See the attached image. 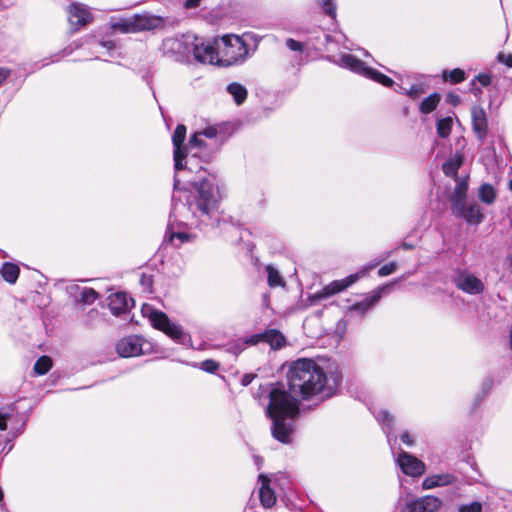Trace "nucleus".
Masks as SVG:
<instances>
[{
    "label": "nucleus",
    "mask_w": 512,
    "mask_h": 512,
    "mask_svg": "<svg viewBox=\"0 0 512 512\" xmlns=\"http://www.w3.org/2000/svg\"><path fill=\"white\" fill-rule=\"evenodd\" d=\"M288 390L281 383L264 388L268 393L267 413L272 420V435L282 443H289L294 429V420L300 412L298 397L309 400L317 396L330 397L333 387L315 361L302 358L294 361L287 374Z\"/></svg>",
    "instance_id": "nucleus-1"
},
{
    "label": "nucleus",
    "mask_w": 512,
    "mask_h": 512,
    "mask_svg": "<svg viewBox=\"0 0 512 512\" xmlns=\"http://www.w3.org/2000/svg\"><path fill=\"white\" fill-rule=\"evenodd\" d=\"M193 189L186 192L185 203H173V213H179L190 225L212 226L217 219L220 193L213 178H202L192 183Z\"/></svg>",
    "instance_id": "nucleus-2"
},
{
    "label": "nucleus",
    "mask_w": 512,
    "mask_h": 512,
    "mask_svg": "<svg viewBox=\"0 0 512 512\" xmlns=\"http://www.w3.org/2000/svg\"><path fill=\"white\" fill-rule=\"evenodd\" d=\"M165 45L180 54L193 52L195 59L201 63L220 65L219 50L213 41L199 42L194 35H182L181 37L169 38Z\"/></svg>",
    "instance_id": "nucleus-3"
},
{
    "label": "nucleus",
    "mask_w": 512,
    "mask_h": 512,
    "mask_svg": "<svg viewBox=\"0 0 512 512\" xmlns=\"http://www.w3.org/2000/svg\"><path fill=\"white\" fill-rule=\"evenodd\" d=\"M219 50L220 65L232 66L245 61L248 56V47L242 37L234 34L224 35L215 39Z\"/></svg>",
    "instance_id": "nucleus-4"
},
{
    "label": "nucleus",
    "mask_w": 512,
    "mask_h": 512,
    "mask_svg": "<svg viewBox=\"0 0 512 512\" xmlns=\"http://www.w3.org/2000/svg\"><path fill=\"white\" fill-rule=\"evenodd\" d=\"M333 61L340 67L349 69L365 78L374 80L385 87H391L394 83L391 78L371 67L366 66L363 61L351 54H340L339 56L334 57Z\"/></svg>",
    "instance_id": "nucleus-5"
},
{
    "label": "nucleus",
    "mask_w": 512,
    "mask_h": 512,
    "mask_svg": "<svg viewBox=\"0 0 512 512\" xmlns=\"http://www.w3.org/2000/svg\"><path fill=\"white\" fill-rule=\"evenodd\" d=\"M142 313L148 317L154 328L164 332L172 339L181 340L184 336L182 328L176 323L171 322L165 313L154 310L148 305L142 307Z\"/></svg>",
    "instance_id": "nucleus-6"
},
{
    "label": "nucleus",
    "mask_w": 512,
    "mask_h": 512,
    "mask_svg": "<svg viewBox=\"0 0 512 512\" xmlns=\"http://www.w3.org/2000/svg\"><path fill=\"white\" fill-rule=\"evenodd\" d=\"M116 351L119 356L124 358L136 357L150 353L152 344L141 336L131 335L117 342Z\"/></svg>",
    "instance_id": "nucleus-7"
},
{
    "label": "nucleus",
    "mask_w": 512,
    "mask_h": 512,
    "mask_svg": "<svg viewBox=\"0 0 512 512\" xmlns=\"http://www.w3.org/2000/svg\"><path fill=\"white\" fill-rule=\"evenodd\" d=\"M359 278L360 275L356 273L351 274L342 280L332 281L328 285L324 286L320 291L310 295L308 297V300L310 304L313 305L323 299L329 298L337 293H340L341 291L345 290L346 288L354 284Z\"/></svg>",
    "instance_id": "nucleus-8"
},
{
    "label": "nucleus",
    "mask_w": 512,
    "mask_h": 512,
    "mask_svg": "<svg viewBox=\"0 0 512 512\" xmlns=\"http://www.w3.org/2000/svg\"><path fill=\"white\" fill-rule=\"evenodd\" d=\"M455 286L469 295H479L484 292V282L468 270H460L454 278Z\"/></svg>",
    "instance_id": "nucleus-9"
},
{
    "label": "nucleus",
    "mask_w": 512,
    "mask_h": 512,
    "mask_svg": "<svg viewBox=\"0 0 512 512\" xmlns=\"http://www.w3.org/2000/svg\"><path fill=\"white\" fill-rule=\"evenodd\" d=\"M68 21L74 31L87 25L92 21V14L89 8L81 3H72L67 8Z\"/></svg>",
    "instance_id": "nucleus-10"
},
{
    "label": "nucleus",
    "mask_w": 512,
    "mask_h": 512,
    "mask_svg": "<svg viewBox=\"0 0 512 512\" xmlns=\"http://www.w3.org/2000/svg\"><path fill=\"white\" fill-rule=\"evenodd\" d=\"M441 506L440 498L427 495L408 501L405 504V512H436Z\"/></svg>",
    "instance_id": "nucleus-11"
},
{
    "label": "nucleus",
    "mask_w": 512,
    "mask_h": 512,
    "mask_svg": "<svg viewBox=\"0 0 512 512\" xmlns=\"http://www.w3.org/2000/svg\"><path fill=\"white\" fill-rule=\"evenodd\" d=\"M397 463L404 474L412 477H418L425 472L424 463L407 452L399 454Z\"/></svg>",
    "instance_id": "nucleus-12"
},
{
    "label": "nucleus",
    "mask_w": 512,
    "mask_h": 512,
    "mask_svg": "<svg viewBox=\"0 0 512 512\" xmlns=\"http://www.w3.org/2000/svg\"><path fill=\"white\" fill-rule=\"evenodd\" d=\"M186 137V127L182 124H179L172 136V141L174 145V162H175V170L178 172L185 168L183 163L186 153L185 148L182 146Z\"/></svg>",
    "instance_id": "nucleus-13"
},
{
    "label": "nucleus",
    "mask_w": 512,
    "mask_h": 512,
    "mask_svg": "<svg viewBox=\"0 0 512 512\" xmlns=\"http://www.w3.org/2000/svg\"><path fill=\"white\" fill-rule=\"evenodd\" d=\"M472 127L477 138L483 142L488 129V121L485 110L479 106L474 105L471 109Z\"/></svg>",
    "instance_id": "nucleus-14"
},
{
    "label": "nucleus",
    "mask_w": 512,
    "mask_h": 512,
    "mask_svg": "<svg viewBox=\"0 0 512 512\" xmlns=\"http://www.w3.org/2000/svg\"><path fill=\"white\" fill-rule=\"evenodd\" d=\"M260 482L259 498L263 507L271 508L276 503V495L271 488L272 478L266 474L258 476Z\"/></svg>",
    "instance_id": "nucleus-15"
},
{
    "label": "nucleus",
    "mask_w": 512,
    "mask_h": 512,
    "mask_svg": "<svg viewBox=\"0 0 512 512\" xmlns=\"http://www.w3.org/2000/svg\"><path fill=\"white\" fill-rule=\"evenodd\" d=\"M454 215L464 218L470 224H479L484 219V214L477 203L466 205L462 204V209H452Z\"/></svg>",
    "instance_id": "nucleus-16"
},
{
    "label": "nucleus",
    "mask_w": 512,
    "mask_h": 512,
    "mask_svg": "<svg viewBox=\"0 0 512 512\" xmlns=\"http://www.w3.org/2000/svg\"><path fill=\"white\" fill-rule=\"evenodd\" d=\"M109 309L114 315L126 313L133 306V299L124 292H117L109 296Z\"/></svg>",
    "instance_id": "nucleus-17"
},
{
    "label": "nucleus",
    "mask_w": 512,
    "mask_h": 512,
    "mask_svg": "<svg viewBox=\"0 0 512 512\" xmlns=\"http://www.w3.org/2000/svg\"><path fill=\"white\" fill-rule=\"evenodd\" d=\"M134 20L136 32L157 29L164 24V19L161 16L148 13L134 15Z\"/></svg>",
    "instance_id": "nucleus-18"
},
{
    "label": "nucleus",
    "mask_w": 512,
    "mask_h": 512,
    "mask_svg": "<svg viewBox=\"0 0 512 512\" xmlns=\"http://www.w3.org/2000/svg\"><path fill=\"white\" fill-rule=\"evenodd\" d=\"M456 476L450 473L435 474L428 476L422 482V487L425 490L433 489L436 487H444L455 483Z\"/></svg>",
    "instance_id": "nucleus-19"
},
{
    "label": "nucleus",
    "mask_w": 512,
    "mask_h": 512,
    "mask_svg": "<svg viewBox=\"0 0 512 512\" xmlns=\"http://www.w3.org/2000/svg\"><path fill=\"white\" fill-rule=\"evenodd\" d=\"M218 131L215 127H206L203 130L195 132L189 140V144L194 148H205L208 147V143L203 138L208 140H214L216 142Z\"/></svg>",
    "instance_id": "nucleus-20"
},
{
    "label": "nucleus",
    "mask_w": 512,
    "mask_h": 512,
    "mask_svg": "<svg viewBox=\"0 0 512 512\" xmlns=\"http://www.w3.org/2000/svg\"><path fill=\"white\" fill-rule=\"evenodd\" d=\"M456 186L451 196V209H462V204L466 201L468 182L466 178H456Z\"/></svg>",
    "instance_id": "nucleus-21"
},
{
    "label": "nucleus",
    "mask_w": 512,
    "mask_h": 512,
    "mask_svg": "<svg viewBox=\"0 0 512 512\" xmlns=\"http://www.w3.org/2000/svg\"><path fill=\"white\" fill-rule=\"evenodd\" d=\"M384 288L379 289L373 295L364 298L363 300L354 303L349 307L350 311L357 312L361 315H364L368 310H370L381 298V292Z\"/></svg>",
    "instance_id": "nucleus-22"
},
{
    "label": "nucleus",
    "mask_w": 512,
    "mask_h": 512,
    "mask_svg": "<svg viewBox=\"0 0 512 512\" xmlns=\"http://www.w3.org/2000/svg\"><path fill=\"white\" fill-rule=\"evenodd\" d=\"M464 157L460 152H456L452 157L445 161L442 165V170L446 176L457 177L459 168L463 165Z\"/></svg>",
    "instance_id": "nucleus-23"
},
{
    "label": "nucleus",
    "mask_w": 512,
    "mask_h": 512,
    "mask_svg": "<svg viewBox=\"0 0 512 512\" xmlns=\"http://www.w3.org/2000/svg\"><path fill=\"white\" fill-rule=\"evenodd\" d=\"M19 273L20 269L18 265L14 263L5 262L0 268V275L10 284H14L17 281Z\"/></svg>",
    "instance_id": "nucleus-24"
},
{
    "label": "nucleus",
    "mask_w": 512,
    "mask_h": 512,
    "mask_svg": "<svg viewBox=\"0 0 512 512\" xmlns=\"http://www.w3.org/2000/svg\"><path fill=\"white\" fill-rule=\"evenodd\" d=\"M227 92L233 97L237 105L243 104L248 95L247 89L237 82L230 83L227 86Z\"/></svg>",
    "instance_id": "nucleus-25"
},
{
    "label": "nucleus",
    "mask_w": 512,
    "mask_h": 512,
    "mask_svg": "<svg viewBox=\"0 0 512 512\" xmlns=\"http://www.w3.org/2000/svg\"><path fill=\"white\" fill-rule=\"evenodd\" d=\"M192 239L193 236L191 234L181 231L174 232L171 229H168L165 234V241L170 242L176 247L180 246L182 243L190 242Z\"/></svg>",
    "instance_id": "nucleus-26"
},
{
    "label": "nucleus",
    "mask_w": 512,
    "mask_h": 512,
    "mask_svg": "<svg viewBox=\"0 0 512 512\" xmlns=\"http://www.w3.org/2000/svg\"><path fill=\"white\" fill-rule=\"evenodd\" d=\"M263 341L270 344L272 348H281L285 342L284 336L275 329L267 330L263 333Z\"/></svg>",
    "instance_id": "nucleus-27"
},
{
    "label": "nucleus",
    "mask_w": 512,
    "mask_h": 512,
    "mask_svg": "<svg viewBox=\"0 0 512 512\" xmlns=\"http://www.w3.org/2000/svg\"><path fill=\"white\" fill-rule=\"evenodd\" d=\"M440 100H441L440 94L433 93L422 100V102L420 103L419 109L423 114H429L436 109Z\"/></svg>",
    "instance_id": "nucleus-28"
},
{
    "label": "nucleus",
    "mask_w": 512,
    "mask_h": 512,
    "mask_svg": "<svg viewBox=\"0 0 512 512\" xmlns=\"http://www.w3.org/2000/svg\"><path fill=\"white\" fill-rule=\"evenodd\" d=\"M111 27L114 30H119L122 33H133L136 32L134 16L127 19H119L113 21Z\"/></svg>",
    "instance_id": "nucleus-29"
},
{
    "label": "nucleus",
    "mask_w": 512,
    "mask_h": 512,
    "mask_svg": "<svg viewBox=\"0 0 512 512\" xmlns=\"http://www.w3.org/2000/svg\"><path fill=\"white\" fill-rule=\"evenodd\" d=\"M267 280L270 287L284 286L285 282L280 272L272 265L266 266Z\"/></svg>",
    "instance_id": "nucleus-30"
},
{
    "label": "nucleus",
    "mask_w": 512,
    "mask_h": 512,
    "mask_svg": "<svg viewBox=\"0 0 512 512\" xmlns=\"http://www.w3.org/2000/svg\"><path fill=\"white\" fill-rule=\"evenodd\" d=\"M376 418L383 425L384 430L387 435H389L393 430L394 417L387 410H380L377 413Z\"/></svg>",
    "instance_id": "nucleus-31"
},
{
    "label": "nucleus",
    "mask_w": 512,
    "mask_h": 512,
    "mask_svg": "<svg viewBox=\"0 0 512 512\" xmlns=\"http://www.w3.org/2000/svg\"><path fill=\"white\" fill-rule=\"evenodd\" d=\"M442 77L445 81H449L452 84H457L465 80L466 74L462 69L455 68L451 71L444 70L442 73Z\"/></svg>",
    "instance_id": "nucleus-32"
},
{
    "label": "nucleus",
    "mask_w": 512,
    "mask_h": 512,
    "mask_svg": "<svg viewBox=\"0 0 512 512\" xmlns=\"http://www.w3.org/2000/svg\"><path fill=\"white\" fill-rule=\"evenodd\" d=\"M496 193L490 184H483L479 188V198L482 202L486 204H492L495 200Z\"/></svg>",
    "instance_id": "nucleus-33"
},
{
    "label": "nucleus",
    "mask_w": 512,
    "mask_h": 512,
    "mask_svg": "<svg viewBox=\"0 0 512 512\" xmlns=\"http://www.w3.org/2000/svg\"><path fill=\"white\" fill-rule=\"evenodd\" d=\"M453 120L451 117H446L438 120L437 134L441 138L449 137L452 130Z\"/></svg>",
    "instance_id": "nucleus-34"
},
{
    "label": "nucleus",
    "mask_w": 512,
    "mask_h": 512,
    "mask_svg": "<svg viewBox=\"0 0 512 512\" xmlns=\"http://www.w3.org/2000/svg\"><path fill=\"white\" fill-rule=\"evenodd\" d=\"M52 367V359L49 356H41L34 364V372L37 375H45Z\"/></svg>",
    "instance_id": "nucleus-35"
},
{
    "label": "nucleus",
    "mask_w": 512,
    "mask_h": 512,
    "mask_svg": "<svg viewBox=\"0 0 512 512\" xmlns=\"http://www.w3.org/2000/svg\"><path fill=\"white\" fill-rule=\"evenodd\" d=\"M98 298V293L92 288H83L80 292V301L91 304Z\"/></svg>",
    "instance_id": "nucleus-36"
},
{
    "label": "nucleus",
    "mask_w": 512,
    "mask_h": 512,
    "mask_svg": "<svg viewBox=\"0 0 512 512\" xmlns=\"http://www.w3.org/2000/svg\"><path fill=\"white\" fill-rule=\"evenodd\" d=\"M318 4L322 7L325 14L330 16L331 18L336 17V4L334 0H317Z\"/></svg>",
    "instance_id": "nucleus-37"
},
{
    "label": "nucleus",
    "mask_w": 512,
    "mask_h": 512,
    "mask_svg": "<svg viewBox=\"0 0 512 512\" xmlns=\"http://www.w3.org/2000/svg\"><path fill=\"white\" fill-rule=\"evenodd\" d=\"M404 93L409 98L416 100L424 93V89L421 84H412L409 88L404 89Z\"/></svg>",
    "instance_id": "nucleus-38"
},
{
    "label": "nucleus",
    "mask_w": 512,
    "mask_h": 512,
    "mask_svg": "<svg viewBox=\"0 0 512 512\" xmlns=\"http://www.w3.org/2000/svg\"><path fill=\"white\" fill-rule=\"evenodd\" d=\"M246 349V344L243 339L237 340L233 343H231L228 347V351L235 356H238L240 353H242Z\"/></svg>",
    "instance_id": "nucleus-39"
},
{
    "label": "nucleus",
    "mask_w": 512,
    "mask_h": 512,
    "mask_svg": "<svg viewBox=\"0 0 512 512\" xmlns=\"http://www.w3.org/2000/svg\"><path fill=\"white\" fill-rule=\"evenodd\" d=\"M458 512H482V504L478 501H474L470 504L460 505Z\"/></svg>",
    "instance_id": "nucleus-40"
},
{
    "label": "nucleus",
    "mask_w": 512,
    "mask_h": 512,
    "mask_svg": "<svg viewBox=\"0 0 512 512\" xmlns=\"http://www.w3.org/2000/svg\"><path fill=\"white\" fill-rule=\"evenodd\" d=\"M200 368L203 371H206L209 373H214L219 369V364L214 360L208 359V360L201 362Z\"/></svg>",
    "instance_id": "nucleus-41"
},
{
    "label": "nucleus",
    "mask_w": 512,
    "mask_h": 512,
    "mask_svg": "<svg viewBox=\"0 0 512 512\" xmlns=\"http://www.w3.org/2000/svg\"><path fill=\"white\" fill-rule=\"evenodd\" d=\"M396 268H397V264L395 262H390V263L382 266L378 270V275L380 277L388 276V275L392 274L393 272H395Z\"/></svg>",
    "instance_id": "nucleus-42"
},
{
    "label": "nucleus",
    "mask_w": 512,
    "mask_h": 512,
    "mask_svg": "<svg viewBox=\"0 0 512 512\" xmlns=\"http://www.w3.org/2000/svg\"><path fill=\"white\" fill-rule=\"evenodd\" d=\"M286 46L291 50V51H297V52H302L303 51V44L299 41H296L292 38H288L286 40Z\"/></svg>",
    "instance_id": "nucleus-43"
},
{
    "label": "nucleus",
    "mask_w": 512,
    "mask_h": 512,
    "mask_svg": "<svg viewBox=\"0 0 512 512\" xmlns=\"http://www.w3.org/2000/svg\"><path fill=\"white\" fill-rule=\"evenodd\" d=\"M243 340H244L246 346L247 345H256L260 341H263V333L262 334H254V335L248 336V337H246Z\"/></svg>",
    "instance_id": "nucleus-44"
},
{
    "label": "nucleus",
    "mask_w": 512,
    "mask_h": 512,
    "mask_svg": "<svg viewBox=\"0 0 512 512\" xmlns=\"http://www.w3.org/2000/svg\"><path fill=\"white\" fill-rule=\"evenodd\" d=\"M401 441L407 445L408 447H411L414 445V439L413 436L408 432L404 431L400 436Z\"/></svg>",
    "instance_id": "nucleus-45"
},
{
    "label": "nucleus",
    "mask_w": 512,
    "mask_h": 512,
    "mask_svg": "<svg viewBox=\"0 0 512 512\" xmlns=\"http://www.w3.org/2000/svg\"><path fill=\"white\" fill-rule=\"evenodd\" d=\"M476 80L482 86H488L491 83V76L489 74H479V75L476 76Z\"/></svg>",
    "instance_id": "nucleus-46"
},
{
    "label": "nucleus",
    "mask_w": 512,
    "mask_h": 512,
    "mask_svg": "<svg viewBox=\"0 0 512 512\" xmlns=\"http://www.w3.org/2000/svg\"><path fill=\"white\" fill-rule=\"evenodd\" d=\"M498 60L502 63H505L508 67H512V54L505 55L500 53L498 55Z\"/></svg>",
    "instance_id": "nucleus-47"
},
{
    "label": "nucleus",
    "mask_w": 512,
    "mask_h": 512,
    "mask_svg": "<svg viewBox=\"0 0 512 512\" xmlns=\"http://www.w3.org/2000/svg\"><path fill=\"white\" fill-rule=\"evenodd\" d=\"M447 100L449 101L450 104H452L453 106H457L460 104L461 102V98L459 95L457 94H454V93H449L447 95Z\"/></svg>",
    "instance_id": "nucleus-48"
},
{
    "label": "nucleus",
    "mask_w": 512,
    "mask_h": 512,
    "mask_svg": "<svg viewBox=\"0 0 512 512\" xmlns=\"http://www.w3.org/2000/svg\"><path fill=\"white\" fill-rule=\"evenodd\" d=\"M255 377L256 375L252 373L244 374L241 379V384L243 386H248L254 380Z\"/></svg>",
    "instance_id": "nucleus-49"
},
{
    "label": "nucleus",
    "mask_w": 512,
    "mask_h": 512,
    "mask_svg": "<svg viewBox=\"0 0 512 512\" xmlns=\"http://www.w3.org/2000/svg\"><path fill=\"white\" fill-rule=\"evenodd\" d=\"M10 76V70L8 68H0V85Z\"/></svg>",
    "instance_id": "nucleus-50"
},
{
    "label": "nucleus",
    "mask_w": 512,
    "mask_h": 512,
    "mask_svg": "<svg viewBox=\"0 0 512 512\" xmlns=\"http://www.w3.org/2000/svg\"><path fill=\"white\" fill-rule=\"evenodd\" d=\"M8 415L0 412V431H4L7 428Z\"/></svg>",
    "instance_id": "nucleus-51"
},
{
    "label": "nucleus",
    "mask_w": 512,
    "mask_h": 512,
    "mask_svg": "<svg viewBox=\"0 0 512 512\" xmlns=\"http://www.w3.org/2000/svg\"><path fill=\"white\" fill-rule=\"evenodd\" d=\"M99 46L106 48L108 51H111L115 48V44L112 41H103L98 43Z\"/></svg>",
    "instance_id": "nucleus-52"
},
{
    "label": "nucleus",
    "mask_w": 512,
    "mask_h": 512,
    "mask_svg": "<svg viewBox=\"0 0 512 512\" xmlns=\"http://www.w3.org/2000/svg\"><path fill=\"white\" fill-rule=\"evenodd\" d=\"M202 0H186L185 7L186 8H195L197 7Z\"/></svg>",
    "instance_id": "nucleus-53"
},
{
    "label": "nucleus",
    "mask_w": 512,
    "mask_h": 512,
    "mask_svg": "<svg viewBox=\"0 0 512 512\" xmlns=\"http://www.w3.org/2000/svg\"><path fill=\"white\" fill-rule=\"evenodd\" d=\"M402 247H403L404 249H412V248H413V245H412V244H408V243L404 242V243L402 244Z\"/></svg>",
    "instance_id": "nucleus-54"
},
{
    "label": "nucleus",
    "mask_w": 512,
    "mask_h": 512,
    "mask_svg": "<svg viewBox=\"0 0 512 512\" xmlns=\"http://www.w3.org/2000/svg\"><path fill=\"white\" fill-rule=\"evenodd\" d=\"M179 186V180L175 177L174 178V189L177 190Z\"/></svg>",
    "instance_id": "nucleus-55"
},
{
    "label": "nucleus",
    "mask_w": 512,
    "mask_h": 512,
    "mask_svg": "<svg viewBox=\"0 0 512 512\" xmlns=\"http://www.w3.org/2000/svg\"><path fill=\"white\" fill-rule=\"evenodd\" d=\"M2 500H3V491H2V489L0 488V501H2Z\"/></svg>",
    "instance_id": "nucleus-56"
},
{
    "label": "nucleus",
    "mask_w": 512,
    "mask_h": 512,
    "mask_svg": "<svg viewBox=\"0 0 512 512\" xmlns=\"http://www.w3.org/2000/svg\"><path fill=\"white\" fill-rule=\"evenodd\" d=\"M509 188L512 191V180L509 182Z\"/></svg>",
    "instance_id": "nucleus-57"
}]
</instances>
